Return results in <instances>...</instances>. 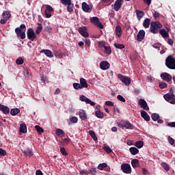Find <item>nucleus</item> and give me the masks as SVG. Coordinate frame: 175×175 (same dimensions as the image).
<instances>
[{"instance_id": "f257e3e1", "label": "nucleus", "mask_w": 175, "mask_h": 175, "mask_svg": "<svg viewBox=\"0 0 175 175\" xmlns=\"http://www.w3.org/2000/svg\"><path fill=\"white\" fill-rule=\"evenodd\" d=\"M27 31V26L25 24H22L19 27L15 29V33L18 38H20L22 40L25 39V32Z\"/></svg>"}, {"instance_id": "f03ea898", "label": "nucleus", "mask_w": 175, "mask_h": 175, "mask_svg": "<svg viewBox=\"0 0 175 175\" xmlns=\"http://www.w3.org/2000/svg\"><path fill=\"white\" fill-rule=\"evenodd\" d=\"M165 65L168 69H175V58L169 55L165 59Z\"/></svg>"}, {"instance_id": "7ed1b4c3", "label": "nucleus", "mask_w": 175, "mask_h": 175, "mask_svg": "<svg viewBox=\"0 0 175 175\" xmlns=\"http://www.w3.org/2000/svg\"><path fill=\"white\" fill-rule=\"evenodd\" d=\"M162 28V25L159 22H154L150 25V32L152 33H158V31Z\"/></svg>"}, {"instance_id": "20e7f679", "label": "nucleus", "mask_w": 175, "mask_h": 175, "mask_svg": "<svg viewBox=\"0 0 175 175\" xmlns=\"http://www.w3.org/2000/svg\"><path fill=\"white\" fill-rule=\"evenodd\" d=\"M90 21L92 24H94V25H96V27H98V28L103 29V24L99 21V18L96 16L92 17L90 18Z\"/></svg>"}, {"instance_id": "39448f33", "label": "nucleus", "mask_w": 175, "mask_h": 175, "mask_svg": "<svg viewBox=\"0 0 175 175\" xmlns=\"http://www.w3.org/2000/svg\"><path fill=\"white\" fill-rule=\"evenodd\" d=\"M120 167L123 173H125L126 174H131V173H132V168L129 163H122Z\"/></svg>"}, {"instance_id": "423d86ee", "label": "nucleus", "mask_w": 175, "mask_h": 175, "mask_svg": "<svg viewBox=\"0 0 175 175\" xmlns=\"http://www.w3.org/2000/svg\"><path fill=\"white\" fill-rule=\"evenodd\" d=\"M118 78L119 79V80H120V81H122V83H123V84H124V85L128 86L131 84V78H129V77H125L121 74H118Z\"/></svg>"}, {"instance_id": "0eeeda50", "label": "nucleus", "mask_w": 175, "mask_h": 175, "mask_svg": "<svg viewBox=\"0 0 175 175\" xmlns=\"http://www.w3.org/2000/svg\"><path fill=\"white\" fill-rule=\"evenodd\" d=\"M27 35L29 40L33 42L36 39V34L35 33V30L32 28H29L27 31Z\"/></svg>"}, {"instance_id": "6e6552de", "label": "nucleus", "mask_w": 175, "mask_h": 175, "mask_svg": "<svg viewBox=\"0 0 175 175\" xmlns=\"http://www.w3.org/2000/svg\"><path fill=\"white\" fill-rule=\"evenodd\" d=\"M164 99L169 102V103H171V105H174L175 103V95L173 93L165 94Z\"/></svg>"}, {"instance_id": "1a4fd4ad", "label": "nucleus", "mask_w": 175, "mask_h": 175, "mask_svg": "<svg viewBox=\"0 0 175 175\" xmlns=\"http://www.w3.org/2000/svg\"><path fill=\"white\" fill-rule=\"evenodd\" d=\"M120 128H125L126 129H133L134 126L128 121H121L118 124Z\"/></svg>"}, {"instance_id": "9d476101", "label": "nucleus", "mask_w": 175, "mask_h": 175, "mask_svg": "<svg viewBox=\"0 0 175 175\" xmlns=\"http://www.w3.org/2000/svg\"><path fill=\"white\" fill-rule=\"evenodd\" d=\"M79 100H81V102H85L86 105H90V106H95L96 105L95 102L90 100V98L84 95H81L79 96Z\"/></svg>"}, {"instance_id": "9b49d317", "label": "nucleus", "mask_w": 175, "mask_h": 175, "mask_svg": "<svg viewBox=\"0 0 175 175\" xmlns=\"http://www.w3.org/2000/svg\"><path fill=\"white\" fill-rule=\"evenodd\" d=\"M161 77L162 80H163L164 81H167V83L172 81V79L170 74H169L167 72H163V73L161 74Z\"/></svg>"}, {"instance_id": "f8f14e48", "label": "nucleus", "mask_w": 175, "mask_h": 175, "mask_svg": "<svg viewBox=\"0 0 175 175\" xmlns=\"http://www.w3.org/2000/svg\"><path fill=\"white\" fill-rule=\"evenodd\" d=\"M81 6L83 12H85L86 13H91L92 11V6L87 4L85 2L82 3Z\"/></svg>"}, {"instance_id": "ddd939ff", "label": "nucleus", "mask_w": 175, "mask_h": 175, "mask_svg": "<svg viewBox=\"0 0 175 175\" xmlns=\"http://www.w3.org/2000/svg\"><path fill=\"white\" fill-rule=\"evenodd\" d=\"M139 105L142 109H144V110H150V107H148V105H147V102L146 101V100L143 98L139 99Z\"/></svg>"}, {"instance_id": "4468645a", "label": "nucleus", "mask_w": 175, "mask_h": 175, "mask_svg": "<svg viewBox=\"0 0 175 175\" xmlns=\"http://www.w3.org/2000/svg\"><path fill=\"white\" fill-rule=\"evenodd\" d=\"M144 36H146V31H144V30H139L137 35V40L142 42L143 39H144Z\"/></svg>"}, {"instance_id": "2eb2a0df", "label": "nucleus", "mask_w": 175, "mask_h": 175, "mask_svg": "<svg viewBox=\"0 0 175 175\" xmlns=\"http://www.w3.org/2000/svg\"><path fill=\"white\" fill-rule=\"evenodd\" d=\"M100 68L102 70H107L110 68V64L106 61H103L100 64Z\"/></svg>"}, {"instance_id": "dca6fc26", "label": "nucleus", "mask_w": 175, "mask_h": 175, "mask_svg": "<svg viewBox=\"0 0 175 175\" xmlns=\"http://www.w3.org/2000/svg\"><path fill=\"white\" fill-rule=\"evenodd\" d=\"M0 111H2L3 114H9L10 113V109L9 107L0 104Z\"/></svg>"}, {"instance_id": "f3484780", "label": "nucleus", "mask_w": 175, "mask_h": 175, "mask_svg": "<svg viewBox=\"0 0 175 175\" xmlns=\"http://www.w3.org/2000/svg\"><path fill=\"white\" fill-rule=\"evenodd\" d=\"M79 32L81 36H83V38H88L89 34L87 33V28L85 27H79Z\"/></svg>"}, {"instance_id": "a211bd4d", "label": "nucleus", "mask_w": 175, "mask_h": 175, "mask_svg": "<svg viewBox=\"0 0 175 175\" xmlns=\"http://www.w3.org/2000/svg\"><path fill=\"white\" fill-rule=\"evenodd\" d=\"M122 6V0H116L114 3V10L118 12L119 9H121Z\"/></svg>"}, {"instance_id": "6ab92c4d", "label": "nucleus", "mask_w": 175, "mask_h": 175, "mask_svg": "<svg viewBox=\"0 0 175 175\" xmlns=\"http://www.w3.org/2000/svg\"><path fill=\"white\" fill-rule=\"evenodd\" d=\"M159 33L164 39H167V38H169V32H167L165 29H160Z\"/></svg>"}, {"instance_id": "aec40b11", "label": "nucleus", "mask_w": 175, "mask_h": 175, "mask_svg": "<svg viewBox=\"0 0 175 175\" xmlns=\"http://www.w3.org/2000/svg\"><path fill=\"white\" fill-rule=\"evenodd\" d=\"M42 29H43V25H42V23H37L36 25V35H39V33H40V32H42Z\"/></svg>"}, {"instance_id": "412c9836", "label": "nucleus", "mask_w": 175, "mask_h": 175, "mask_svg": "<svg viewBox=\"0 0 175 175\" xmlns=\"http://www.w3.org/2000/svg\"><path fill=\"white\" fill-rule=\"evenodd\" d=\"M80 85L81 88H88V83H87V81L85 80V79H80Z\"/></svg>"}, {"instance_id": "4be33fe9", "label": "nucleus", "mask_w": 175, "mask_h": 175, "mask_svg": "<svg viewBox=\"0 0 175 175\" xmlns=\"http://www.w3.org/2000/svg\"><path fill=\"white\" fill-rule=\"evenodd\" d=\"M19 132L21 133H27V124L25 123L20 124Z\"/></svg>"}, {"instance_id": "5701e85b", "label": "nucleus", "mask_w": 175, "mask_h": 175, "mask_svg": "<svg viewBox=\"0 0 175 175\" xmlns=\"http://www.w3.org/2000/svg\"><path fill=\"white\" fill-rule=\"evenodd\" d=\"M141 116L142 118L145 120V121H150V116H148V113H147V112L145 111H141Z\"/></svg>"}, {"instance_id": "b1692460", "label": "nucleus", "mask_w": 175, "mask_h": 175, "mask_svg": "<svg viewBox=\"0 0 175 175\" xmlns=\"http://www.w3.org/2000/svg\"><path fill=\"white\" fill-rule=\"evenodd\" d=\"M79 114L81 120H87V113H85V111L83 109H80Z\"/></svg>"}, {"instance_id": "393cba45", "label": "nucleus", "mask_w": 175, "mask_h": 175, "mask_svg": "<svg viewBox=\"0 0 175 175\" xmlns=\"http://www.w3.org/2000/svg\"><path fill=\"white\" fill-rule=\"evenodd\" d=\"M55 134L57 135V136H58L59 137H64V136H65V132L63 131L62 129H57L55 131Z\"/></svg>"}, {"instance_id": "a878e982", "label": "nucleus", "mask_w": 175, "mask_h": 175, "mask_svg": "<svg viewBox=\"0 0 175 175\" xmlns=\"http://www.w3.org/2000/svg\"><path fill=\"white\" fill-rule=\"evenodd\" d=\"M115 32L118 38H120L121 35H122V29H121V26H116Z\"/></svg>"}, {"instance_id": "bb28decb", "label": "nucleus", "mask_w": 175, "mask_h": 175, "mask_svg": "<svg viewBox=\"0 0 175 175\" xmlns=\"http://www.w3.org/2000/svg\"><path fill=\"white\" fill-rule=\"evenodd\" d=\"M24 155L25 157H29V158H31V157H33V152L29 149H26L24 150Z\"/></svg>"}, {"instance_id": "cd10ccee", "label": "nucleus", "mask_w": 175, "mask_h": 175, "mask_svg": "<svg viewBox=\"0 0 175 175\" xmlns=\"http://www.w3.org/2000/svg\"><path fill=\"white\" fill-rule=\"evenodd\" d=\"M135 13L137 14V18H138L139 21H140L142 18L143 16H144V12L139 10H137L135 11Z\"/></svg>"}, {"instance_id": "c85d7f7f", "label": "nucleus", "mask_w": 175, "mask_h": 175, "mask_svg": "<svg viewBox=\"0 0 175 175\" xmlns=\"http://www.w3.org/2000/svg\"><path fill=\"white\" fill-rule=\"evenodd\" d=\"M129 151L132 155H137V154H139V149L135 147L130 148Z\"/></svg>"}, {"instance_id": "c756f323", "label": "nucleus", "mask_w": 175, "mask_h": 175, "mask_svg": "<svg viewBox=\"0 0 175 175\" xmlns=\"http://www.w3.org/2000/svg\"><path fill=\"white\" fill-rule=\"evenodd\" d=\"M79 121V119H77V117L72 116V118H70V120L68 122V124L70 125L71 124H77V122Z\"/></svg>"}, {"instance_id": "7c9ffc66", "label": "nucleus", "mask_w": 175, "mask_h": 175, "mask_svg": "<svg viewBox=\"0 0 175 175\" xmlns=\"http://www.w3.org/2000/svg\"><path fill=\"white\" fill-rule=\"evenodd\" d=\"M18 113H20V109L18 108H14V109H12L10 111L11 116H17Z\"/></svg>"}, {"instance_id": "2f4dec72", "label": "nucleus", "mask_w": 175, "mask_h": 175, "mask_svg": "<svg viewBox=\"0 0 175 175\" xmlns=\"http://www.w3.org/2000/svg\"><path fill=\"white\" fill-rule=\"evenodd\" d=\"M150 18H146L143 23V26L144 27V28H148V27H150Z\"/></svg>"}, {"instance_id": "473e14b6", "label": "nucleus", "mask_w": 175, "mask_h": 175, "mask_svg": "<svg viewBox=\"0 0 175 175\" xmlns=\"http://www.w3.org/2000/svg\"><path fill=\"white\" fill-rule=\"evenodd\" d=\"M44 54L46 55V57H49V58H53L54 57V54H53V52L50 50H44Z\"/></svg>"}, {"instance_id": "72a5a7b5", "label": "nucleus", "mask_w": 175, "mask_h": 175, "mask_svg": "<svg viewBox=\"0 0 175 175\" xmlns=\"http://www.w3.org/2000/svg\"><path fill=\"white\" fill-rule=\"evenodd\" d=\"M11 14L10 12H8V11H5L3 13V18H5V20H9V18L11 17Z\"/></svg>"}, {"instance_id": "f704fd0d", "label": "nucleus", "mask_w": 175, "mask_h": 175, "mask_svg": "<svg viewBox=\"0 0 175 175\" xmlns=\"http://www.w3.org/2000/svg\"><path fill=\"white\" fill-rule=\"evenodd\" d=\"M131 165L133 167H139V160L134 159L131 161Z\"/></svg>"}, {"instance_id": "c9c22d12", "label": "nucleus", "mask_w": 175, "mask_h": 175, "mask_svg": "<svg viewBox=\"0 0 175 175\" xmlns=\"http://www.w3.org/2000/svg\"><path fill=\"white\" fill-rule=\"evenodd\" d=\"M89 135L91 136L93 140H94V142H96V140H98V137H96V135H95V132H94V131L90 130L89 131Z\"/></svg>"}, {"instance_id": "e433bc0d", "label": "nucleus", "mask_w": 175, "mask_h": 175, "mask_svg": "<svg viewBox=\"0 0 175 175\" xmlns=\"http://www.w3.org/2000/svg\"><path fill=\"white\" fill-rule=\"evenodd\" d=\"M95 114L98 118H103L104 117L103 112L100 110L96 111Z\"/></svg>"}, {"instance_id": "4c0bfd02", "label": "nucleus", "mask_w": 175, "mask_h": 175, "mask_svg": "<svg viewBox=\"0 0 175 175\" xmlns=\"http://www.w3.org/2000/svg\"><path fill=\"white\" fill-rule=\"evenodd\" d=\"M143 146H144L143 141H138L135 143V147H137V148H142Z\"/></svg>"}, {"instance_id": "58836bf2", "label": "nucleus", "mask_w": 175, "mask_h": 175, "mask_svg": "<svg viewBox=\"0 0 175 175\" xmlns=\"http://www.w3.org/2000/svg\"><path fill=\"white\" fill-rule=\"evenodd\" d=\"M107 167V164L105 163H100L98 165V169L99 170H103V169H106Z\"/></svg>"}, {"instance_id": "ea45409f", "label": "nucleus", "mask_w": 175, "mask_h": 175, "mask_svg": "<svg viewBox=\"0 0 175 175\" xmlns=\"http://www.w3.org/2000/svg\"><path fill=\"white\" fill-rule=\"evenodd\" d=\"M35 129L37 131L38 133L40 135V133H43L44 132V130L42 127H40L39 125L35 126Z\"/></svg>"}, {"instance_id": "a19ab883", "label": "nucleus", "mask_w": 175, "mask_h": 175, "mask_svg": "<svg viewBox=\"0 0 175 175\" xmlns=\"http://www.w3.org/2000/svg\"><path fill=\"white\" fill-rule=\"evenodd\" d=\"M114 46L116 47V49H119V50H122V49H125V46L122 44L115 43Z\"/></svg>"}, {"instance_id": "79ce46f5", "label": "nucleus", "mask_w": 175, "mask_h": 175, "mask_svg": "<svg viewBox=\"0 0 175 175\" xmlns=\"http://www.w3.org/2000/svg\"><path fill=\"white\" fill-rule=\"evenodd\" d=\"M151 117L152 120L154 121H158V120H159V114L158 113H152Z\"/></svg>"}, {"instance_id": "37998d69", "label": "nucleus", "mask_w": 175, "mask_h": 175, "mask_svg": "<svg viewBox=\"0 0 175 175\" xmlns=\"http://www.w3.org/2000/svg\"><path fill=\"white\" fill-rule=\"evenodd\" d=\"M16 64L17 65H23L24 64V59H23V57H18L16 61Z\"/></svg>"}, {"instance_id": "c03bdc74", "label": "nucleus", "mask_w": 175, "mask_h": 175, "mask_svg": "<svg viewBox=\"0 0 175 175\" xmlns=\"http://www.w3.org/2000/svg\"><path fill=\"white\" fill-rule=\"evenodd\" d=\"M161 166L163 167L164 170H166V172H169L170 167H169V165L166 163H161Z\"/></svg>"}, {"instance_id": "a18cd8bd", "label": "nucleus", "mask_w": 175, "mask_h": 175, "mask_svg": "<svg viewBox=\"0 0 175 175\" xmlns=\"http://www.w3.org/2000/svg\"><path fill=\"white\" fill-rule=\"evenodd\" d=\"M45 10L46 12H49L51 13H53L54 12V9L53 8V7H51V5H46V8H45Z\"/></svg>"}, {"instance_id": "49530a36", "label": "nucleus", "mask_w": 175, "mask_h": 175, "mask_svg": "<svg viewBox=\"0 0 175 175\" xmlns=\"http://www.w3.org/2000/svg\"><path fill=\"white\" fill-rule=\"evenodd\" d=\"M159 87L161 88V90H163V88H166V87H167V84L165 82H160Z\"/></svg>"}, {"instance_id": "de8ad7c7", "label": "nucleus", "mask_w": 175, "mask_h": 175, "mask_svg": "<svg viewBox=\"0 0 175 175\" xmlns=\"http://www.w3.org/2000/svg\"><path fill=\"white\" fill-rule=\"evenodd\" d=\"M103 150L105 151V152H107V154H110L113 152V150L110 148V146H104Z\"/></svg>"}, {"instance_id": "09e8293b", "label": "nucleus", "mask_w": 175, "mask_h": 175, "mask_svg": "<svg viewBox=\"0 0 175 175\" xmlns=\"http://www.w3.org/2000/svg\"><path fill=\"white\" fill-rule=\"evenodd\" d=\"M62 3L63 5H65L66 6H67L68 5H70V3H72V1L70 0H60Z\"/></svg>"}, {"instance_id": "8fccbe9b", "label": "nucleus", "mask_w": 175, "mask_h": 175, "mask_svg": "<svg viewBox=\"0 0 175 175\" xmlns=\"http://www.w3.org/2000/svg\"><path fill=\"white\" fill-rule=\"evenodd\" d=\"M73 87L75 88V90H81L83 89L80 85V83H73Z\"/></svg>"}, {"instance_id": "3c124183", "label": "nucleus", "mask_w": 175, "mask_h": 175, "mask_svg": "<svg viewBox=\"0 0 175 175\" xmlns=\"http://www.w3.org/2000/svg\"><path fill=\"white\" fill-rule=\"evenodd\" d=\"M67 11L69 12H73V4L72 3L67 5Z\"/></svg>"}, {"instance_id": "603ef678", "label": "nucleus", "mask_w": 175, "mask_h": 175, "mask_svg": "<svg viewBox=\"0 0 175 175\" xmlns=\"http://www.w3.org/2000/svg\"><path fill=\"white\" fill-rule=\"evenodd\" d=\"M104 49L106 54H111V48L110 46H105Z\"/></svg>"}, {"instance_id": "864d4df0", "label": "nucleus", "mask_w": 175, "mask_h": 175, "mask_svg": "<svg viewBox=\"0 0 175 175\" xmlns=\"http://www.w3.org/2000/svg\"><path fill=\"white\" fill-rule=\"evenodd\" d=\"M167 140H168L170 144H171V146H173V144H174V143H175L174 139L172 138V137H170V136L167 137Z\"/></svg>"}, {"instance_id": "5fc2aeb1", "label": "nucleus", "mask_w": 175, "mask_h": 175, "mask_svg": "<svg viewBox=\"0 0 175 175\" xmlns=\"http://www.w3.org/2000/svg\"><path fill=\"white\" fill-rule=\"evenodd\" d=\"M52 14H53V12H47L46 10L44 11V16L46 18H50Z\"/></svg>"}, {"instance_id": "6e6d98bb", "label": "nucleus", "mask_w": 175, "mask_h": 175, "mask_svg": "<svg viewBox=\"0 0 175 175\" xmlns=\"http://www.w3.org/2000/svg\"><path fill=\"white\" fill-rule=\"evenodd\" d=\"M117 98L118 99V100H120V102H123L125 103V98H124V96H122V95H118Z\"/></svg>"}, {"instance_id": "4d7b16f0", "label": "nucleus", "mask_w": 175, "mask_h": 175, "mask_svg": "<svg viewBox=\"0 0 175 175\" xmlns=\"http://www.w3.org/2000/svg\"><path fill=\"white\" fill-rule=\"evenodd\" d=\"M60 152L62 154V155H68V153L64 147L60 148Z\"/></svg>"}, {"instance_id": "13d9d810", "label": "nucleus", "mask_w": 175, "mask_h": 175, "mask_svg": "<svg viewBox=\"0 0 175 175\" xmlns=\"http://www.w3.org/2000/svg\"><path fill=\"white\" fill-rule=\"evenodd\" d=\"M6 155V150L0 148V157H5Z\"/></svg>"}, {"instance_id": "bf43d9fd", "label": "nucleus", "mask_w": 175, "mask_h": 175, "mask_svg": "<svg viewBox=\"0 0 175 175\" xmlns=\"http://www.w3.org/2000/svg\"><path fill=\"white\" fill-rule=\"evenodd\" d=\"M90 173H91V174H92V175H95V174L96 173V168H95V167H92V168L90 170Z\"/></svg>"}, {"instance_id": "052dcab7", "label": "nucleus", "mask_w": 175, "mask_h": 175, "mask_svg": "<svg viewBox=\"0 0 175 175\" xmlns=\"http://www.w3.org/2000/svg\"><path fill=\"white\" fill-rule=\"evenodd\" d=\"M167 126H170V128H175V122H168Z\"/></svg>"}, {"instance_id": "680f3d73", "label": "nucleus", "mask_w": 175, "mask_h": 175, "mask_svg": "<svg viewBox=\"0 0 175 175\" xmlns=\"http://www.w3.org/2000/svg\"><path fill=\"white\" fill-rule=\"evenodd\" d=\"M80 174L81 175H88V171H87L85 170H81L80 171Z\"/></svg>"}, {"instance_id": "e2e57ef3", "label": "nucleus", "mask_w": 175, "mask_h": 175, "mask_svg": "<svg viewBox=\"0 0 175 175\" xmlns=\"http://www.w3.org/2000/svg\"><path fill=\"white\" fill-rule=\"evenodd\" d=\"M105 44H106V42H105L103 41L98 42L99 47H104L105 48V47H106Z\"/></svg>"}, {"instance_id": "0e129e2a", "label": "nucleus", "mask_w": 175, "mask_h": 175, "mask_svg": "<svg viewBox=\"0 0 175 175\" xmlns=\"http://www.w3.org/2000/svg\"><path fill=\"white\" fill-rule=\"evenodd\" d=\"M105 105L107 106H114V103H113L111 101H106Z\"/></svg>"}, {"instance_id": "69168bd1", "label": "nucleus", "mask_w": 175, "mask_h": 175, "mask_svg": "<svg viewBox=\"0 0 175 175\" xmlns=\"http://www.w3.org/2000/svg\"><path fill=\"white\" fill-rule=\"evenodd\" d=\"M144 3L148 5V6H150V5H151V0H144Z\"/></svg>"}, {"instance_id": "338daca9", "label": "nucleus", "mask_w": 175, "mask_h": 175, "mask_svg": "<svg viewBox=\"0 0 175 175\" xmlns=\"http://www.w3.org/2000/svg\"><path fill=\"white\" fill-rule=\"evenodd\" d=\"M153 17H154V18H157V17H159V12H154L153 13Z\"/></svg>"}, {"instance_id": "774afa93", "label": "nucleus", "mask_w": 175, "mask_h": 175, "mask_svg": "<svg viewBox=\"0 0 175 175\" xmlns=\"http://www.w3.org/2000/svg\"><path fill=\"white\" fill-rule=\"evenodd\" d=\"M36 175H43V172L40 170H37L36 172Z\"/></svg>"}]
</instances>
